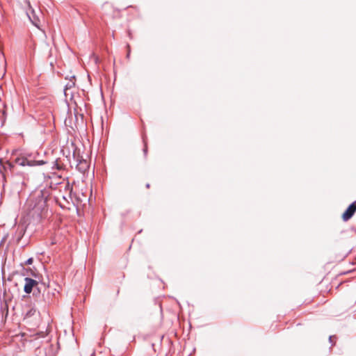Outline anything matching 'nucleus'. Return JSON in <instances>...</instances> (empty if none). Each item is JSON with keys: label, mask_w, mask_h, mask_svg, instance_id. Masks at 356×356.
<instances>
[{"label": "nucleus", "mask_w": 356, "mask_h": 356, "mask_svg": "<svg viewBox=\"0 0 356 356\" xmlns=\"http://www.w3.org/2000/svg\"><path fill=\"white\" fill-rule=\"evenodd\" d=\"M30 155H20L17 156L15 159V162L16 164L20 166H35V165H42L45 163L44 161H35L32 160L30 158Z\"/></svg>", "instance_id": "nucleus-1"}, {"label": "nucleus", "mask_w": 356, "mask_h": 356, "mask_svg": "<svg viewBox=\"0 0 356 356\" xmlns=\"http://www.w3.org/2000/svg\"><path fill=\"white\" fill-rule=\"evenodd\" d=\"M29 9L26 11V15L31 21V22L37 28L39 29V25L40 22V16L42 15L41 12L40 10H38L37 11L33 9L30 6L29 2H28Z\"/></svg>", "instance_id": "nucleus-2"}, {"label": "nucleus", "mask_w": 356, "mask_h": 356, "mask_svg": "<svg viewBox=\"0 0 356 356\" xmlns=\"http://www.w3.org/2000/svg\"><path fill=\"white\" fill-rule=\"evenodd\" d=\"M36 203L32 207V204L31 202L33 201V197H30L28 199V203L30 204L29 207H31L33 210H35V212H40L43 209L45 205V200L41 193L38 194Z\"/></svg>", "instance_id": "nucleus-3"}, {"label": "nucleus", "mask_w": 356, "mask_h": 356, "mask_svg": "<svg viewBox=\"0 0 356 356\" xmlns=\"http://www.w3.org/2000/svg\"><path fill=\"white\" fill-rule=\"evenodd\" d=\"M25 284L24 287V291L26 293H30L33 291V288L38 286V282L36 280H34L29 277H26L24 279Z\"/></svg>", "instance_id": "nucleus-4"}, {"label": "nucleus", "mask_w": 356, "mask_h": 356, "mask_svg": "<svg viewBox=\"0 0 356 356\" xmlns=\"http://www.w3.org/2000/svg\"><path fill=\"white\" fill-rule=\"evenodd\" d=\"M356 211V204L355 202L352 203L348 209L346 210V211L342 215V218L344 221L348 220L350 218H352V216L354 215V213Z\"/></svg>", "instance_id": "nucleus-5"}, {"label": "nucleus", "mask_w": 356, "mask_h": 356, "mask_svg": "<svg viewBox=\"0 0 356 356\" xmlns=\"http://www.w3.org/2000/svg\"><path fill=\"white\" fill-rule=\"evenodd\" d=\"M75 85V83L74 81L71 80L66 85H65V95H67V90L72 88V87H74Z\"/></svg>", "instance_id": "nucleus-6"}, {"label": "nucleus", "mask_w": 356, "mask_h": 356, "mask_svg": "<svg viewBox=\"0 0 356 356\" xmlns=\"http://www.w3.org/2000/svg\"><path fill=\"white\" fill-rule=\"evenodd\" d=\"M33 258H29L26 261H25V264H27V265H31L33 264Z\"/></svg>", "instance_id": "nucleus-7"}, {"label": "nucleus", "mask_w": 356, "mask_h": 356, "mask_svg": "<svg viewBox=\"0 0 356 356\" xmlns=\"http://www.w3.org/2000/svg\"><path fill=\"white\" fill-rule=\"evenodd\" d=\"M65 188H66V189H67V191H69V193H71V191H72V188L70 186V185H69V184H67V185H66V186H65Z\"/></svg>", "instance_id": "nucleus-8"}, {"label": "nucleus", "mask_w": 356, "mask_h": 356, "mask_svg": "<svg viewBox=\"0 0 356 356\" xmlns=\"http://www.w3.org/2000/svg\"><path fill=\"white\" fill-rule=\"evenodd\" d=\"M332 337H333L332 336H330L329 337V341H330V343H332Z\"/></svg>", "instance_id": "nucleus-9"}, {"label": "nucleus", "mask_w": 356, "mask_h": 356, "mask_svg": "<svg viewBox=\"0 0 356 356\" xmlns=\"http://www.w3.org/2000/svg\"><path fill=\"white\" fill-rule=\"evenodd\" d=\"M146 152H147V147H145L144 149V152L146 153Z\"/></svg>", "instance_id": "nucleus-10"}, {"label": "nucleus", "mask_w": 356, "mask_h": 356, "mask_svg": "<svg viewBox=\"0 0 356 356\" xmlns=\"http://www.w3.org/2000/svg\"><path fill=\"white\" fill-rule=\"evenodd\" d=\"M33 310H30V312L28 314H31L32 313Z\"/></svg>", "instance_id": "nucleus-11"}, {"label": "nucleus", "mask_w": 356, "mask_h": 356, "mask_svg": "<svg viewBox=\"0 0 356 356\" xmlns=\"http://www.w3.org/2000/svg\"><path fill=\"white\" fill-rule=\"evenodd\" d=\"M147 188H149V184H147Z\"/></svg>", "instance_id": "nucleus-12"}]
</instances>
